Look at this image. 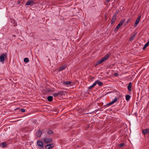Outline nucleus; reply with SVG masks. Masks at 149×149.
<instances>
[{
    "label": "nucleus",
    "mask_w": 149,
    "mask_h": 149,
    "mask_svg": "<svg viewBox=\"0 0 149 149\" xmlns=\"http://www.w3.org/2000/svg\"><path fill=\"white\" fill-rule=\"evenodd\" d=\"M117 100V98L116 97L114 100L112 101V102H109V103L107 104L106 105L107 106H109L110 105H112Z\"/></svg>",
    "instance_id": "0eeeda50"
},
{
    "label": "nucleus",
    "mask_w": 149,
    "mask_h": 149,
    "mask_svg": "<svg viewBox=\"0 0 149 149\" xmlns=\"http://www.w3.org/2000/svg\"><path fill=\"white\" fill-rule=\"evenodd\" d=\"M121 26V25L120 24H118L117 25V26L116 28L115 31H117L119 28Z\"/></svg>",
    "instance_id": "4be33fe9"
},
{
    "label": "nucleus",
    "mask_w": 149,
    "mask_h": 149,
    "mask_svg": "<svg viewBox=\"0 0 149 149\" xmlns=\"http://www.w3.org/2000/svg\"><path fill=\"white\" fill-rule=\"evenodd\" d=\"M141 16H139V17H138L136 19V21L134 25V27H136L137 26V25L138 24V23H139V22L140 20V19H141Z\"/></svg>",
    "instance_id": "423d86ee"
},
{
    "label": "nucleus",
    "mask_w": 149,
    "mask_h": 149,
    "mask_svg": "<svg viewBox=\"0 0 149 149\" xmlns=\"http://www.w3.org/2000/svg\"><path fill=\"white\" fill-rule=\"evenodd\" d=\"M60 94V93H54L53 94V95L54 97H56V96H57L58 95V94Z\"/></svg>",
    "instance_id": "a878e982"
},
{
    "label": "nucleus",
    "mask_w": 149,
    "mask_h": 149,
    "mask_svg": "<svg viewBox=\"0 0 149 149\" xmlns=\"http://www.w3.org/2000/svg\"><path fill=\"white\" fill-rule=\"evenodd\" d=\"M65 68V65H63V66L61 67L59 69V71H61L62 70L64 69Z\"/></svg>",
    "instance_id": "aec40b11"
},
{
    "label": "nucleus",
    "mask_w": 149,
    "mask_h": 149,
    "mask_svg": "<svg viewBox=\"0 0 149 149\" xmlns=\"http://www.w3.org/2000/svg\"><path fill=\"white\" fill-rule=\"evenodd\" d=\"M124 145V143H121L120 144L119 146V147L120 148L123 146Z\"/></svg>",
    "instance_id": "c85d7f7f"
},
{
    "label": "nucleus",
    "mask_w": 149,
    "mask_h": 149,
    "mask_svg": "<svg viewBox=\"0 0 149 149\" xmlns=\"http://www.w3.org/2000/svg\"><path fill=\"white\" fill-rule=\"evenodd\" d=\"M52 139L50 138H45L44 139V141L45 143H49L52 141Z\"/></svg>",
    "instance_id": "9d476101"
},
{
    "label": "nucleus",
    "mask_w": 149,
    "mask_h": 149,
    "mask_svg": "<svg viewBox=\"0 0 149 149\" xmlns=\"http://www.w3.org/2000/svg\"><path fill=\"white\" fill-rule=\"evenodd\" d=\"M53 133L52 131L51 130H49L47 131V133L49 135H51Z\"/></svg>",
    "instance_id": "b1692460"
},
{
    "label": "nucleus",
    "mask_w": 149,
    "mask_h": 149,
    "mask_svg": "<svg viewBox=\"0 0 149 149\" xmlns=\"http://www.w3.org/2000/svg\"><path fill=\"white\" fill-rule=\"evenodd\" d=\"M114 75L115 76H117L118 75V74L117 73H116L114 74Z\"/></svg>",
    "instance_id": "c756f323"
},
{
    "label": "nucleus",
    "mask_w": 149,
    "mask_h": 149,
    "mask_svg": "<svg viewBox=\"0 0 149 149\" xmlns=\"http://www.w3.org/2000/svg\"><path fill=\"white\" fill-rule=\"evenodd\" d=\"M24 61L26 63H28L29 61V59L27 58H25L24 59Z\"/></svg>",
    "instance_id": "412c9836"
},
{
    "label": "nucleus",
    "mask_w": 149,
    "mask_h": 149,
    "mask_svg": "<svg viewBox=\"0 0 149 149\" xmlns=\"http://www.w3.org/2000/svg\"><path fill=\"white\" fill-rule=\"evenodd\" d=\"M130 19H127V21L125 23V25H126L127 24H128V23L130 21Z\"/></svg>",
    "instance_id": "cd10ccee"
},
{
    "label": "nucleus",
    "mask_w": 149,
    "mask_h": 149,
    "mask_svg": "<svg viewBox=\"0 0 149 149\" xmlns=\"http://www.w3.org/2000/svg\"><path fill=\"white\" fill-rule=\"evenodd\" d=\"M71 83V82L70 81H66V85H70Z\"/></svg>",
    "instance_id": "393cba45"
},
{
    "label": "nucleus",
    "mask_w": 149,
    "mask_h": 149,
    "mask_svg": "<svg viewBox=\"0 0 149 149\" xmlns=\"http://www.w3.org/2000/svg\"><path fill=\"white\" fill-rule=\"evenodd\" d=\"M37 145L38 146L40 147L41 148H43V143L42 142L40 141H38L37 142Z\"/></svg>",
    "instance_id": "7ed1b4c3"
},
{
    "label": "nucleus",
    "mask_w": 149,
    "mask_h": 149,
    "mask_svg": "<svg viewBox=\"0 0 149 149\" xmlns=\"http://www.w3.org/2000/svg\"><path fill=\"white\" fill-rule=\"evenodd\" d=\"M134 114L136 116H137V113L136 112H135L134 113Z\"/></svg>",
    "instance_id": "72a5a7b5"
},
{
    "label": "nucleus",
    "mask_w": 149,
    "mask_h": 149,
    "mask_svg": "<svg viewBox=\"0 0 149 149\" xmlns=\"http://www.w3.org/2000/svg\"><path fill=\"white\" fill-rule=\"evenodd\" d=\"M33 4V2L32 1L29 0L26 3V5H32Z\"/></svg>",
    "instance_id": "4468645a"
},
{
    "label": "nucleus",
    "mask_w": 149,
    "mask_h": 149,
    "mask_svg": "<svg viewBox=\"0 0 149 149\" xmlns=\"http://www.w3.org/2000/svg\"><path fill=\"white\" fill-rule=\"evenodd\" d=\"M97 81H98V80H97L96 81H95V82L93 84V87L94 86H95L96 85V84H97Z\"/></svg>",
    "instance_id": "bb28decb"
},
{
    "label": "nucleus",
    "mask_w": 149,
    "mask_h": 149,
    "mask_svg": "<svg viewBox=\"0 0 149 149\" xmlns=\"http://www.w3.org/2000/svg\"><path fill=\"white\" fill-rule=\"evenodd\" d=\"M110 0H106L107 2H109Z\"/></svg>",
    "instance_id": "473e14b6"
},
{
    "label": "nucleus",
    "mask_w": 149,
    "mask_h": 149,
    "mask_svg": "<svg viewBox=\"0 0 149 149\" xmlns=\"http://www.w3.org/2000/svg\"><path fill=\"white\" fill-rule=\"evenodd\" d=\"M6 57V55L4 54H2L0 56V61L3 63L5 58Z\"/></svg>",
    "instance_id": "f03ea898"
},
{
    "label": "nucleus",
    "mask_w": 149,
    "mask_h": 149,
    "mask_svg": "<svg viewBox=\"0 0 149 149\" xmlns=\"http://www.w3.org/2000/svg\"><path fill=\"white\" fill-rule=\"evenodd\" d=\"M112 111V110L111 109L110 110H109V111Z\"/></svg>",
    "instance_id": "e433bc0d"
},
{
    "label": "nucleus",
    "mask_w": 149,
    "mask_h": 149,
    "mask_svg": "<svg viewBox=\"0 0 149 149\" xmlns=\"http://www.w3.org/2000/svg\"><path fill=\"white\" fill-rule=\"evenodd\" d=\"M132 83L131 82H130L129 83V84L127 86V89L128 90L130 91H132Z\"/></svg>",
    "instance_id": "1a4fd4ad"
},
{
    "label": "nucleus",
    "mask_w": 149,
    "mask_h": 149,
    "mask_svg": "<svg viewBox=\"0 0 149 149\" xmlns=\"http://www.w3.org/2000/svg\"><path fill=\"white\" fill-rule=\"evenodd\" d=\"M116 19V15L115 14L112 16V18L111 20V24H113L115 21Z\"/></svg>",
    "instance_id": "6e6552de"
},
{
    "label": "nucleus",
    "mask_w": 149,
    "mask_h": 149,
    "mask_svg": "<svg viewBox=\"0 0 149 149\" xmlns=\"http://www.w3.org/2000/svg\"><path fill=\"white\" fill-rule=\"evenodd\" d=\"M136 34L137 33H135L130 38L129 40L131 41H132L134 39Z\"/></svg>",
    "instance_id": "9b49d317"
},
{
    "label": "nucleus",
    "mask_w": 149,
    "mask_h": 149,
    "mask_svg": "<svg viewBox=\"0 0 149 149\" xmlns=\"http://www.w3.org/2000/svg\"><path fill=\"white\" fill-rule=\"evenodd\" d=\"M42 134V131L40 130H37L36 134L37 137H40Z\"/></svg>",
    "instance_id": "39448f33"
},
{
    "label": "nucleus",
    "mask_w": 149,
    "mask_h": 149,
    "mask_svg": "<svg viewBox=\"0 0 149 149\" xmlns=\"http://www.w3.org/2000/svg\"><path fill=\"white\" fill-rule=\"evenodd\" d=\"M93 87V85H92L91 86H89L88 87V89H91Z\"/></svg>",
    "instance_id": "7c9ffc66"
},
{
    "label": "nucleus",
    "mask_w": 149,
    "mask_h": 149,
    "mask_svg": "<svg viewBox=\"0 0 149 149\" xmlns=\"http://www.w3.org/2000/svg\"><path fill=\"white\" fill-rule=\"evenodd\" d=\"M20 3V1H18V4H19V3Z\"/></svg>",
    "instance_id": "c9c22d12"
},
{
    "label": "nucleus",
    "mask_w": 149,
    "mask_h": 149,
    "mask_svg": "<svg viewBox=\"0 0 149 149\" xmlns=\"http://www.w3.org/2000/svg\"><path fill=\"white\" fill-rule=\"evenodd\" d=\"M110 54H106L103 57L101 60L97 61L96 64V65H97L101 63H102L106 61L110 56Z\"/></svg>",
    "instance_id": "f257e3e1"
},
{
    "label": "nucleus",
    "mask_w": 149,
    "mask_h": 149,
    "mask_svg": "<svg viewBox=\"0 0 149 149\" xmlns=\"http://www.w3.org/2000/svg\"><path fill=\"white\" fill-rule=\"evenodd\" d=\"M13 37H16V36L15 35H13Z\"/></svg>",
    "instance_id": "f704fd0d"
},
{
    "label": "nucleus",
    "mask_w": 149,
    "mask_h": 149,
    "mask_svg": "<svg viewBox=\"0 0 149 149\" xmlns=\"http://www.w3.org/2000/svg\"><path fill=\"white\" fill-rule=\"evenodd\" d=\"M149 45V41L148 42L144 45L143 47V49H144L148 47Z\"/></svg>",
    "instance_id": "f3484780"
},
{
    "label": "nucleus",
    "mask_w": 149,
    "mask_h": 149,
    "mask_svg": "<svg viewBox=\"0 0 149 149\" xmlns=\"http://www.w3.org/2000/svg\"><path fill=\"white\" fill-rule=\"evenodd\" d=\"M97 84L100 86H102V85H103V83L102 82L99 81H97Z\"/></svg>",
    "instance_id": "5701e85b"
},
{
    "label": "nucleus",
    "mask_w": 149,
    "mask_h": 149,
    "mask_svg": "<svg viewBox=\"0 0 149 149\" xmlns=\"http://www.w3.org/2000/svg\"><path fill=\"white\" fill-rule=\"evenodd\" d=\"M142 131L143 134L144 135H145V134L149 133V129H147L143 130H142Z\"/></svg>",
    "instance_id": "f8f14e48"
},
{
    "label": "nucleus",
    "mask_w": 149,
    "mask_h": 149,
    "mask_svg": "<svg viewBox=\"0 0 149 149\" xmlns=\"http://www.w3.org/2000/svg\"><path fill=\"white\" fill-rule=\"evenodd\" d=\"M130 96L129 95H126L125 96L126 100L127 101H128L130 99Z\"/></svg>",
    "instance_id": "a211bd4d"
},
{
    "label": "nucleus",
    "mask_w": 149,
    "mask_h": 149,
    "mask_svg": "<svg viewBox=\"0 0 149 149\" xmlns=\"http://www.w3.org/2000/svg\"><path fill=\"white\" fill-rule=\"evenodd\" d=\"M74 111H79V110H78V109H74Z\"/></svg>",
    "instance_id": "2f4dec72"
},
{
    "label": "nucleus",
    "mask_w": 149,
    "mask_h": 149,
    "mask_svg": "<svg viewBox=\"0 0 149 149\" xmlns=\"http://www.w3.org/2000/svg\"><path fill=\"white\" fill-rule=\"evenodd\" d=\"M125 21V19H124L123 20H122L119 23V24H120L121 25H122L124 23Z\"/></svg>",
    "instance_id": "6ab92c4d"
},
{
    "label": "nucleus",
    "mask_w": 149,
    "mask_h": 149,
    "mask_svg": "<svg viewBox=\"0 0 149 149\" xmlns=\"http://www.w3.org/2000/svg\"><path fill=\"white\" fill-rule=\"evenodd\" d=\"M47 99L48 101L51 102L53 100V97L51 96H49L47 97Z\"/></svg>",
    "instance_id": "2eb2a0df"
},
{
    "label": "nucleus",
    "mask_w": 149,
    "mask_h": 149,
    "mask_svg": "<svg viewBox=\"0 0 149 149\" xmlns=\"http://www.w3.org/2000/svg\"><path fill=\"white\" fill-rule=\"evenodd\" d=\"M54 144H50L46 145L45 148L46 149H51L54 147Z\"/></svg>",
    "instance_id": "20e7f679"
},
{
    "label": "nucleus",
    "mask_w": 149,
    "mask_h": 149,
    "mask_svg": "<svg viewBox=\"0 0 149 149\" xmlns=\"http://www.w3.org/2000/svg\"><path fill=\"white\" fill-rule=\"evenodd\" d=\"M15 111H18L19 112H20L21 111V112H25V109H23L22 108H17L14 109Z\"/></svg>",
    "instance_id": "ddd939ff"
},
{
    "label": "nucleus",
    "mask_w": 149,
    "mask_h": 149,
    "mask_svg": "<svg viewBox=\"0 0 149 149\" xmlns=\"http://www.w3.org/2000/svg\"><path fill=\"white\" fill-rule=\"evenodd\" d=\"M6 146V143L5 142H2L1 144V146L3 148L5 147Z\"/></svg>",
    "instance_id": "dca6fc26"
}]
</instances>
